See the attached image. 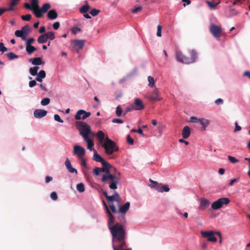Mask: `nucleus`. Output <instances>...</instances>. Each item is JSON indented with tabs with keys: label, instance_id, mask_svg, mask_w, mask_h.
Returning <instances> with one entry per match:
<instances>
[{
	"label": "nucleus",
	"instance_id": "obj_1",
	"mask_svg": "<svg viewBox=\"0 0 250 250\" xmlns=\"http://www.w3.org/2000/svg\"><path fill=\"white\" fill-rule=\"evenodd\" d=\"M107 214L108 220L107 226L112 236V247L113 250H122L126 247L125 241L126 232L123 225L120 223H115L114 216L112 214L107 205L103 201Z\"/></svg>",
	"mask_w": 250,
	"mask_h": 250
},
{
	"label": "nucleus",
	"instance_id": "obj_2",
	"mask_svg": "<svg viewBox=\"0 0 250 250\" xmlns=\"http://www.w3.org/2000/svg\"><path fill=\"white\" fill-rule=\"evenodd\" d=\"M76 126L84 141L87 143V148L90 151L92 150L94 143L90 135L94 136L95 134L92 132L90 126L86 123L81 121L76 122Z\"/></svg>",
	"mask_w": 250,
	"mask_h": 250
},
{
	"label": "nucleus",
	"instance_id": "obj_3",
	"mask_svg": "<svg viewBox=\"0 0 250 250\" xmlns=\"http://www.w3.org/2000/svg\"><path fill=\"white\" fill-rule=\"evenodd\" d=\"M109 207L112 212L116 214V217L117 218L118 222L116 223H120L123 225L126 222L125 214L129 208L130 203L127 202L123 206L119 205L118 206V209H117L113 203L110 204Z\"/></svg>",
	"mask_w": 250,
	"mask_h": 250
},
{
	"label": "nucleus",
	"instance_id": "obj_4",
	"mask_svg": "<svg viewBox=\"0 0 250 250\" xmlns=\"http://www.w3.org/2000/svg\"><path fill=\"white\" fill-rule=\"evenodd\" d=\"M120 172H116V174L111 173L107 174H103L101 181L104 185H108L110 189L115 190L117 188V185L120 179Z\"/></svg>",
	"mask_w": 250,
	"mask_h": 250
},
{
	"label": "nucleus",
	"instance_id": "obj_5",
	"mask_svg": "<svg viewBox=\"0 0 250 250\" xmlns=\"http://www.w3.org/2000/svg\"><path fill=\"white\" fill-rule=\"evenodd\" d=\"M190 57H188L182 54L181 51H178L176 53V58L178 62L185 64H189L194 62L197 58V52L193 50L190 51Z\"/></svg>",
	"mask_w": 250,
	"mask_h": 250
},
{
	"label": "nucleus",
	"instance_id": "obj_6",
	"mask_svg": "<svg viewBox=\"0 0 250 250\" xmlns=\"http://www.w3.org/2000/svg\"><path fill=\"white\" fill-rule=\"evenodd\" d=\"M103 146L105 150V154L107 155H111L113 152L118 151L119 149L116 143L108 137L105 139Z\"/></svg>",
	"mask_w": 250,
	"mask_h": 250
},
{
	"label": "nucleus",
	"instance_id": "obj_7",
	"mask_svg": "<svg viewBox=\"0 0 250 250\" xmlns=\"http://www.w3.org/2000/svg\"><path fill=\"white\" fill-rule=\"evenodd\" d=\"M230 202V200L227 197H223L218 199L214 201L211 204V208L214 210H216L222 208L224 205H227Z\"/></svg>",
	"mask_w": 250,
	"mask_h": 250
},
{
	"label": "nucleus",
	"instance_id": "obj_8",
	"mask_svg": "<svg viewBox=\"0 0 250 250\" xmlns=\"http://www.w3.org/2000/svg\"><path fill=\"white\" fill-rule=\"evenodd\" d=\"M190 121L192 123H199L202 125V126L201 128V131L206 130L207 127L210 123V121L208 119L204 118H198L194 116L190 117Z\"/></svg>",
	"mask_w": 250,
	"mask_h": 250
},
{
	"label": "nucleus",
	"instance_id": "obj_9",
	"mask_svg": "<svg viewBox=\"0 0 250 250\" xmlns=\"http://www.w3.org/2000/svg\"><path fill=\"white\" fill-rule=\"evenodd\" d=\"M209 31L217 40H219L222 32V27L220 25L212 24L209 27Z\"/></svg>",
	"mask_w": 250,
	"mask_h": 250
},
{
	"label": "nucleus",
	"instance_id": "obj_10",
	"mask_svg": "<svg viewBox=\"0 0 250 250\" xmlns=\"http://www.w3.org/2000/svg\"><path fill=\"white\" fill-rule=\"evenodd\" d=\"M104 195L105 197L107 200L111 202L110 204L113 203V201H116L118 203L117 206L120 205L121 206V199L120 197L119 194L116 192H114V194L111 196H109L106 191L103 192Z\"/></svg>",
	"mask_w": 250,
	"mask_h": 250
},
{
	"label": "nucleus",
	"instance_id": "obj_11",
	"mask_svg": "<svg viewBox=\"0 0 250 250\" xmlns=\"http://www.w3.org/2000/svg\"><path fill=\"white\" fill-rule=\"evenodd\" d=\"M201 233L203 237L207 238L208 241L212 242L217 241V238L214 236V231H202Z\"/></svg>",
	"mask_w": 250,
	"mask_h": 250
},
{
	"label": "nucleus",
	"instance_id": "obj_12",
	"mask_svg": "<svg viewBox=\"0 0 250 250\" xmlns=\"http://www.w3.org/2000/svg\"><path fill=\"white\" fill-rule=\"evenodd\" d=\"M73 153L80 159L83 158L85 153V149L81 146L76 145L73 148Z\"/></svg>",
	"mask_w": 250,
	"mask_h": 250
},
{
	"label": "nucleus",
	"instance_id": "obj_13",
	"mask_svg": "<svg viewBox=\"0 0 250 250\" xmlns=\"http://www.w3.org/2000/svg\"><path fill=\"white\" fill-rule=\"evenodd\" d=\"M50 7L51 5L48 3L44 4L41 8H39L38 10L35 11V16L38 18H41L42 16V13H45L47 12Z\"/></svg>",
	"mask_w": 250,
	"mask_h": 250
},
{
	"label": "nucleus",
	"instance_id": "obj_14",
	"mask_svg": "<svg viewBox=\"0 0 250 250\" xmlns=\"http://www.w3.org/2000/svg\"><path fill=\"white\" fill-rule=\"evenodd\" d=\"M90 115L91 113L90 112L80 109L77 112L75 118L77 120H80L81 119L84 120L90 116Z\"/></svg>",
	"mask_w": 250,
	"mask_h": 250
},
{
	"label": "nucleus",
	"instance_id": "obj_15",
	"mask_svg": "<svg viewBox=\"0 0 250 250\" xmlns=\"http://www.w3.org/2000/svg\"><path fill=\"white\" fill-rule=\"evenodd\" d=\"M103 167L101 168L102 172H104V174H110L111 173V168H112V166L109 163L104 160L102 163Z\"/></svg>",
	"mask_w": 250,
	"mask_h": 250
},
{
	"label": "nucleus",
	"instance_id": "obj_16",
	"mask_svg": "<svg viewBox=\"0 0 250 250\" xmlns=\"http://www.w3.org/2000/svg\"><path fill=\"white\" fill-rule=\"evenodd\" d=\"M132 105L134 106L135 110H140L145 108L142 101L139 98H136L135 99L134 103L132 104Z\"/></svg>",
	"mask_w": 250,
	"mask_h": 250
},
{
	"label": "nucleus",
	"instance_id": "obj_17",
	"mask_svg": "<svg viewBox=\"0 0 250 250\" xmlns=\"http://www.w3.org/2000/svg\"><path fill=\"white\" fill-rule=\"evenodd\" d=\"M71 44L74 47H77L79 49H81L84 46V41L80 40H71Z\"/></svg>",
	"mask_w": 250,
	"mask_h": 250
},
{
	"label": "nucleus",
	"instance_id": "obj_18",
	"mask_svg": "<svg viewBox=\"0 0 250 250\" xmlns=\"http://www.w3.org/2000/svg\"><path fill=\"white\" fill-rule=\"evenodd\" d=\"M47 111L44 109H36L34 111V116L36 118H41L45 116L47 114Z\"/></svg>",
	"mask_w": 250,
	"mask_h": 250
},
{
	"label": "nucleus",
	"instance_id": "obj_19",
	"mask_svg": "<svg viewBox=\"0 0 250 250\" xmlns=\"http://www.w3.org/2000/svg\"><path fill=\"white\" fill-rule=\"evenodd\" d=\"M155 188L160 192H168L170 190L167 185H163L162 184H159L157 186L155 187Z\"/></svg>",
	"mask_w": 250,
	"mask_h": 250
},
{
	"label": "nucleus",
	"instance_id": "obj_20",
	"mask_svg": "<svg viewBox=\"0 0 250 250\" xmlns=\"http://www.w3.org/2000/svg\"><path fill=\"white\" fill-rule=\"evenodd\" d=\"M148 98L149 100L152 101L160 100L161 98L159 97V94L157 88H155L153 90L152 94L149 96Z\"/></svg>",
	"mask_w": 250,
	"mask_h": 250
},
{
	"label": "nucleus",
	"instance_id": "obj_21",
	"mask_svg": "<svg viewBox=\"0 0 250 250\" xmlns=\"http://www.w3.org/2000/svg\"><path fill=\"white\" fill-rule=\"evenodd\" d=\"M92 150H94L92 159L97 162H100L102 164L105 160L97 153L95 149L92 148Z\"/></svg>",
	"mask_w": 250,
	"mask_h": 250
},
{
	"label": "nucleus",
	"instance_id": "obj_22",
	"mask_svg": "<svg viewBox=\"0 0 250 250\" xmlns=\"http://www.w3.org/2000/svg\"><path fill=\"white\" fill-rule=\"evenodd\" d=\"M182 137L183 139H187L190 135V129L189 126H185L182 130Z\"/></svg>",
	"mask_w": 250,
	"mask_h": 250
},
{
	"label": "nucleus",
	"instance_id": "obj_23",
	"mask_svg": "<svg viewBox=\"0 0 250 250\" xmlns=\"http://www.w3.org/2000/svg\"><path fill=\"white\" fill-rule=\"evenodd\" d=\"M209 205V202L206 199L203 198L200 201V208L201 209H204Z\"/></svg>",
	"mask_w": 250,
	"mask_h": 250
},
{
	"label": "nucleus",
	"instance_id": "obj_24",
	"mask_svg": "<svg viewBox=\"0 0 250 250\" xmlns=\"http://www.w3.org/2000/svg\"><path fill=\"white\" fill-rule=\"evenodd\" d=\"M47 17L49 20H54L58 17V14L55 10L52 9L48 12Z\"/></svg>",
	"mask_w": 250,
	"mask_h": 250
},
{
	"label": "nucleus",
	"instance_id": "obj_25",
	"mask_svg": "<svg viewBox=\"0 0 250 250\" xmlns=\"http://www.w3.org/2000/svg\"><path fill=\"white\" fill-rule=\"evenodd\" d=\"M90 6L87 1L85 2V4L80 9V12L82 14L85 13L90 9Z\"/></svg>",
	"mask_w": 250,
	"mask_h": 250
},
{
	"label": "nucleus",
	"instance_id": "obj_26",
	"mask_svg": "<svg viewBox=\"0 0 250 250\" xmlns=\"http://www.w3.org/2000/svg\"><path fill=\"white\" fill-rule=\"evenodd\" d=\"M30 61L33 65H38L43 63L40 57L35 58L33 59H31Z\"/></svg>",
	"mask_w": 250,
	"mask_h": 250
},
{
	"label": "nucleus",
	"instance_id": "obj_27",
	"mask_svg": "<svg viewBox=\"0 0 250 250\" xmlns=\"http://www.w3.org/2000/svg\"><path fill=\"white\" fill-rule=\"evenodd\" d=\"M37 48L31 45H26V51L28 54H32Z\"/></svg>",
	"mask_w": 250,
	"mask_h": 250
},
{
	"label": "nucleus",
	"instance_id": "obj_28",
	"mask_svg": "<svg viewBox=\"0 0 250 250\" xmlns=\"http://www.w3.org/2000/svg\"><path fill=\"white\" fill-rule=\"evenodd\" d=\"M15 34L17 37L21 38L22 40H25L26 39L25 35L24 34V33L21 30L16 31Z\"/></svg>",
	"mask_w": 250,
	"mask_h": 250
},
{
	"label": "nucleus",
	"instance_id": "obj_29",
	"mask_svg": "<svg viewBox=\"0 0 250 250\" xmlns=\"http://www.w3.org/2000/svg\"><path fill=\"white\" fill-rule=\"evenodd\" d=\"M39 68L40 67L38 66L31 67L29 70V73L32 76L37 75L38 74V70L39 69Z\"/></svg>",
	"mask_w": 250,
	"mask_h": 250
},
{
	"label": "nucleus",
	"instance_id": "obj_30",
	"mask_svg": "<svg viewBox=\"0 0 250 250\" xmlns=\"http://www.w3.org/2000/svg\"><path fill=\"white\" fill-rule=\"evenodd\" d=\"M97 137L101 143H102L104 139V134L102 131H99L96 134Z\"/></svg>",
	"mask_w": 250,
	"mask_h": 250
},
{
	"label": "nucleus",
	"instance_id": "obj_31",
	"mask_svg": "<svg viewBox=\"0 0 250 250\" xmlns=\"http://www.w3.org/2000/svg\"><path fill=\"white\" fill-rule=\"evenodd\" d=\"M47 39L45 34L40 36L38 39V42L39 43H43L47 42Z\"/></svg>",
	"mask_w": 250,
	"mask_h": 250
},
{
	"label": "nucleus",
	"instance_id": "obj_32",
	"mask_svg": "<svg viewBox=\"0 0 250 250\" xmlns=\"http://www.w3.org/2000/svg\"><path fill=\"white\" fill-rule=\"evenodd\" d=\"M44 34L46 35V37L47 40L49 39L52 41L55 39V35L53 32H48Z\"/></svg>",
	"mask_w": 250,
	"mask_h": 250
},
{
	"label": "nucleus",
	"instance_id": "obj_33",
	"mask_svg": "<svg viewBox=\"0 0 250 250\" xmlns=\"http://www.w3.org/2000/svg\"><path fill=\"white\" fill-rule=\"evenodd\" d=\"M76 188L78 191H79L80 192H83L85 190L84 185L82 183L77 184Z\"/></svg>",
	"mask_w": 250,
	"mask_h": 250
},
{
	"label": "nucleus",
	"instance_id": "obj_34",
	"mask_svg": "<svg viewBox=\"0 0 250 250\" xmlns=\"http://www.w3.org/2000/svg\"><path fill=\"white\" fill-rule=\"evenodd\" d=\"M115 113L116 115L118 117H120L122 116V114L123 113V110L120 105H118L117 107H116Z\"/></svg>",
	"mask_w": 250,
	"mask_h": 250
},
{
	"label": "nucleus",
	"instance_id": "obj_35",
	"mask_svg": "<svg viewBox=\"0 0 250 250\" xmlns=\"http://www.w3.org/2000/svg\"><path fill=\"white\" fill-rule=\"evenodd\" d=\"M20 0H11V2L9 4L10 7L8 8H11L9 11H13L14 10V7L16 6Z\"/></svg>",
	"mask_w": 250,
	"mask_h": 250
},
{
	"label": "nucleus",
	"instance_id": "obj_36",
	"mask_svg": "<svg viewBox=\"0 0 250 250\" xmlns=\"http://www.w3.org/2000/svg\"><path fill=\"white\" fill-rule=\"evenodd\" d=\"M6 55H7V57L8 58V59L10 60H13L15 59H17L19 58V56L18 55H17L16 54H15V53H14L13 52L8 53L6 54Z\"/></svg>",
	"mask_w": 250,
	"mask_h": 250
},
{
	"label": "nucleus",
	"instance_id": "obj_37",
	"mask_svg": "<svg viewBox=\"0 0 250 250\" xmlns=\"http://www.w3.org/2000/svg\"><path fill=\"white\" fill-rule=\"evenodd\" d=\"M31 5L32 7H34L36 10H38L39 9L38 0H32Z\"/></svg>",
	"mask_w": 250,
	"mask_h": 250
},
{
	"label": "nucleus",
	"instance_id": "obj_38",
	"mask_svg": "<svg viewBox=\"0 0 250 250\" xmlns=\"http://www.w3.org/2000/svg\"><path fill=\"white\" fill-rule=\"evenodd\" d=\"M135 110L134 106L132 104L130 105L129 106H127L125 110L123 116H125L128 112L132 111V110Z\"/></svg>",
	"mask_w": 250,
	"mask_h": 250
},
{
	"label": "nucleus",
	"instance_id": "obj_39",
	"mask_svg": "<svg viewBox=\"0 0 250 250\" xmlns=\"http://www.w3.org/2000/svg\"><path fill=\"white\" fill-rule=\"evenodd\" d=\"M147 79L149 82L148 85L151 87H154L155 85V82L153 77L149 76L148 77Z\"/></svg>",
	"mask_w": 250,
	"mask_h": 250
},
{
	"label": "nucleus",
	"instance_id": "obj_40",
	"mask_svg": "<svg viewBox=\"0 0 250 250\" xmlns=\"http://www.w3.org/2000/svg\"><path fill=\"white\" fill-rule=\"evenodd\" d=\"M100 12V10L96 9L95 8H93V9H91V10L90 11L89 13L93 16H96L97 15H98Z\"/></svg>",
	"mask_w": 250,
	"mask_h": 250
},
{
	"label": "nucleus",
	"instance_id": "obj_41",
	"mask_svg": "<svg viewBox=\"0 0 250 250\" xmlns=\"http://www.w3.org/2000/svg\"><path fill=\"white\" fill-rule=\"evenodd\" d=\"M50 100L49 98H45L43 99L41 103L42 105H46L49 104Z\"/></svg>",
	"mask_w": 250,
	"mask_h": 250
},
{
	"label": "nucleus",
	"instance_id": "obj_42",
	"mask_svg": "<svg viewBox=\"0 0 250 250\" xmlns=\"http://www.w3.org/2000/svg\"><path fill=\"white\" fill-rule=\"evenodd\" d=\"M206 3L211 10H214L215 9L216 6V4H215V3L214 4L213 2L208 0H207Z\"/></svg>",
	"mask_w": 250,
	"mask_h": 250
},
{
	"label": "nucleus",
	"instance_id": "obj_43",
	"mask_svg": "<svg viewBox=\"0 0 250 250\" xmlns=\"http://www.w3.org/2000/svg\"><path fill=\"white\" fill-rule=\"evenodd\" d=\"M93 173L96 176L99 175L100 172H102L101 168L98 167H95L93 169Z\"/></svg>",
	"mask_w": 250,
	"mask_h": 250
},
{
	"label": "nucleus",
	"instance_id": "obj_44",
	"mask_svg": "<svg viewBox=\"0 0 250 250\" xmlns=\"http://www.w3.org/2000/svg\"><path fill=\"white\" fill-rule=\"evenodd\" d=\"M229 160L232 164L236 163L239 162V160L236 159L235 157L229 155L228 156Z\"/></svg>",
	"mask_w": 250,
	"mask_h": 250
},
{
	"label": "nucleus",
	"instance_id": "obj_45",
	"mask_svg": "<svg viewBox=\"0 0 250 250\" xmlns=\"http://www.w3.org/2000/svg\"><path fill=\"white\" fill-rule=\"evenodd\" d=\"M37 76L43 79L46 77V73L44 70H41L38 74Z\"/></svg>",
	"mask_w": 250,
	"mask_h": 250
},
{
	"label": "nucleus",
	"instance_id": "obj_46",
	"mask_svg": "<svg viewBox=\"0 0 250 250\" xmlns=\"http://www.w3.org/2000/svg\"><path fill=\"white\" fill-rule=\"evenodd\" d=\"M21 30L22 31V32L24 33V34L26 36V35L29 32V28L27 25H26L23 26L21 28Z\"/></svg>",
	"mask_w": 250,
	"mask_h": 250
},
{
	"label": "nucleus",
	"instance_id": "obj_47",
	"mask_svg": "<svg viewBox=\"0 0 250 250\" xmlns=\"http://www.w3.org/2000/svg\"><path fill=\"white\" fill-rule=\"evenodd\" d=\"M21 19L23 20V21H29L31 18V15H30V14H27V15H23L21 16Z\"/></svg>",
	"mask_w": 250,
	"mask_h": 250
},
{
	"label": "nucleus",
	"instance_id": "obj_48",
	"mask_svg": "<svg viewBox=\"0 0 250 250\" xmlns=\"http://www.w3.org/2000/svg\"><path fill=\"white\" fill-rule=\"evenodd\" d=\"M127 143L131 145H133L134 144V140L131 138L129 135H128L126 137Z\"/></svg>",
	"mask_w": 250,
	"mask_h": 250
},
{
	"label": "nucleus",
	"instance_id": "obj_49",
	"mask_svg": "<svg viewBox=\"0 0 250 250\" xmlns=\"http://www.w3.org/2000/svg\"><path fill=\"white\" fill-rule=\"evenodd\" d=\"M24 7L27 9H29L32 11H33V12H34V14H35V11H36V10L34 7H32L28 3H25L24 4Z\"/></svg>",
	"mask_w": 250,
	"mask_h": 250
},
{
	"label": "nucleus",
	"instance_id": "obj_50",
	"mask_svg": "<svg viewBox=\"0 0 250 250\" xmlns=\"http://www.w3.org/2000/svg\"><path fill=\"white\" fill-rule=\"evenodd\" d=\"M50 197L54 201L57 200L58 199V196H57L56 192H51V193L50 194Z\"/></svg>",
	"mask_w": 250,
	"mask_h": 250
},
{
	"label": "nucleus",
	"instance_id": "obj_51",
	"mask_svg": "<svg viewBox=\"0 0 250 250\" xmlns=\"http://www.w3.org/2000/svg\"><path fill=\"white\" fill-rule=\"evenodd\" d=\"M162 27L160 25H158L157 26V36L158 37H161V32H162Z\"/></svg>",
	"mask_w": 250,
	"mask_h": 250
},
{
	"label": "nucleus",
	"instance_id": "obj_52",
	"mask_svg": "<svg viewBox=\"0 0 250 250\" xmlns=\"http://www.w3.org/2000/svg\"><path fill=\"white\" fill-rule=\"evenodd\" d=\"M142 7L141 6H138L137 7H135L134 9L131 10V12L133 13H136L138 12H140L142 10Z\"/></svg>",
	"mask_w": 250,
	"mask_h": 250
},
{
	"label": "nucleus",
	"instance_id": "obj_53",
	"mask_svg": "<svg viewBox=\"0 0 250 250\" xmlns=\"http://www.w3.org/2000/svg\"><path fill=\"white\" fill-rule=\"evenodd\" d=\"M54 119L55 121L61 123H62L63 122V120L61 119L60 116L58 114H55Z\"/></svg>",
	"mask_w": 250,
	"mask_h": 250
},
{
	"label": "nucleus",
	"instance_id": "obj_54",
	"mask_svg": "<svg viewBox=\"0 0 250 250\" xmlns=\"http://www.w3.org/2000/svg\"><path fill=\"white\" fill-rule=\"evenodd\" d=\"M65 165L67 169L72 167L71 163L68 158L65 162Z\"/></svg>",
	"mask_w": 250,
	"mask_h": 250
},
{
	"label": "nucleus",
	"instance_id": "obj_55",
	"mask_svg": "<svg viewBox=\"0 0 250 250\" xmlns=\"http://www.w3.org/2000/svg\"><path fill=\"white\" fill-rule=\"evenodd\" d=\"M7 50V48L4 46L3 43H0V51L4 52Z\"/></svg>",
	"mask_w": 250,
	"mask_h": 250
},
{
	"label": "nucleus",
	"instance_id": "obj_56",
	"mask_svg": "<svg viewBox=\"0 0 250 250\" xmlns=\"http://www.w3.org/2000/svg\"><path fill=\"white\" fill-rule=\"evenodd\" d=\"M11 9V8H0V16H1L4 12L9 11V10Z\"/></svg>",
	"mask_w": 250,
	"mask_h": 250
},
{
	"label": "nucleus",
	"instance_id": "obj_57",
	"mask_svg": "<svg viewBox=\"0 0 250 250\" xmlns=\"http://www.w3.org/2000/svg\"><path fill=\"white\" fill-rule=\"evenodd\" d=\"M214 103L216 105H221L223 104L224 101H223V99H222L221 98H219V99L216 100L215 101Z\"/></svg>",
	"mask_w": 250,
	"mask_h": 250
},
{
	"label": "nucleus",
	"instance_id": "obj_58",
	"mask_svg": "<svg viewBox=\"0 0 250 250\" xmlns=\"http://www.w3.org/2000/svg\"><path fill=\"white\" fill-rule=\"evenodd\" d=\"M112 123H116V124H122L123 123V121L120 119H113L112 121Z\"/></svg>",
	"mask_w": 250,
	"mask_h": 250
},
{
	"label": "nucleus",
	"instance_id": "obj_59",
	"mask_svg": "<svg viewBox=\"0 0 250 250\" xmlns=\"http://www.w3.org/2000/svg\"><path fill=\"white\" fill-rule=\"evenodd\" d=\"M149 181L153 184V185L151 186L152 188H155V187L159 184L157 181H153L151 179H149Z\"/></svg>",
	"mask_w": 250,
	"mask_h": 250
},
{
	"label": "nucleus",
	"instance_id": "obj_60",
	"mask_svg": "<svg viewBox=\"0 0 250 250\" xmlns=\"http://www.w3.org/2000/svg\"><path fill=\"white\" fill-rule=\"evenodd\" d=\"M241 129V127L238 125L237 122H235V128H234V131L237 132V131H240Z\"/></svg>",
	"mask_w": 250,
	"mask_h": 250
},
{
	"label": "nucleus",
	"instance_id": "obj_61",
	"mask_svg": "<svg viewBox=\"0 0 250 250\" xmlns=\"http://www.w3.org/2000/svg\"><path fill=\"white\" fill-rule=\"evenodd\" d=\"M60 23L59 21H56V22H54L53 24V27L54 29L55 30H57L60 27Z\"/></svg>",
	"mask_w": 250,
	"mask_h": 250
},
{
	"label": "nucleus",
	"instance_id": "obj_62",
	"mask_svg": "<svg viewBox=\"0 0 250 250\" xmlns=\"http://www.w3.org/2000/svg\"><path fill=\"white\" fill-rule=\"evenodd\" d=\"M37 84V83L35 80L30 81L29 83V86L30 87H33L35 86Z\"/></svg>",
	"mask_w": 250,
	"mask_h": 250
},
{
	"label": "nucleus",
	"instance_id": "obj_63",
	"mask_svg": "<svg viewBox=\"0 0 250 250\" xmlns=\"http://www.w3.org/2000/svg\"><path fill=\"white\" fill-rule=\"evenodd\" d=\"M34 41H35V40L34 38H29L27 40V41L26 43V45H31V44L32 43H33Z\"/></svg>",
	"mask_w": 250,
	"mask_h": 250
},
{
	"label": "nucleus",
	"instance_id": "obj_64",
	"mask_svg": "<svg viewBox=\"0 0 250 250\" xmlns=\"http://www.w3.org/2000/svg\"><path fill=\"white\" fill-rule=\"evenodd\" d=\"M81 165L84 167H87L86 160L84 159L83 158H81Z\"/></svg>",
	"mask_w": 250,
	"mask_h": 250
}]
</instances>
